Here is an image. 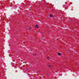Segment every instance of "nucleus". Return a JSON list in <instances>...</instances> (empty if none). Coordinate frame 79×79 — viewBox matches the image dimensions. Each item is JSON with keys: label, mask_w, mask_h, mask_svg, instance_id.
Instances as JSON below:
<instances>
[{"label": "nucleus", "mask_w": 79, "mask_h": 79, "mask_svg": "<svg viewBox=\"0 0 79 79\" xmlns=\"http://www.w3.org/2000/svg\"><path fill=\"white\" fill-rule=\"evenodd\" d=\"M35 28H37V29H38L39 28V26H38V25H36L35 26Z\"/></svg>", "instance_id": "f257e3e1"}, {"label": "nucleus", "mask_w": 79, "mask_h": 79, "mask_svg": "<svg viewBox=\"0 0 79 79\" xmlns=\"http://www.w3.org/2000/svg\"><path fill=\"white\" fill-rule=\"evenodd\" d=\"M58 55H59L60 56H61V54L60 53H58Z\"/></svg>", "instance_id": "f03ea898"}, {"label": "nucleus", "mask_w": 79, "mask_h": 79, "mask_svg": "<svg viewBox=\"0 0 79 79\" xmlns=\"http://www.w3.org/2000/svg\"><path fill=\"white\" fill-rule=\"evenodd\" d=\"M36 55V53L34 54L33 55Z\"/></svg>", "instance_id": "39448f33"}, {"label": "nucleus", "mask_w": 79, "mask_h": 79, "mask_svg": "<svg viewBox=\"0 0 79 79\" xmlns=\"http://www.w3.org/2000/svg\"><path fill=\"white\" fill-rule=\"evenodd\" d=\"M48 67H49V68H52V65H49L48 66Z\"/></svg>", "instance_id": "7ed1b4c3"}, {"label": "nucleus", "mask_w": 79, "mask_h": 79, "mask_svg": "<svg viewBox=\"0 0 79 79\" xmlns=\"http://www.w3.org/2000/svg\"><path fill=\"white\" fill-rule=\"evenodd\" d=\"M50 17H53V15H50Z\"/></svg>", "instance_id": "20e7f679"}, {"label": "nucleus", "mask_w": 79, "mask_h": 79, "mask_svg": "<svg viewBox=\"0 0 79 79\" xmlns=\"http://www.w3.org/2000/svg\"><path fill=\"white\" fill-rule=\"evenodd\" d=\"M47 58H48V57H47Z\"/></svg>", "instance_id": "423d86ee"}]
</instances>
